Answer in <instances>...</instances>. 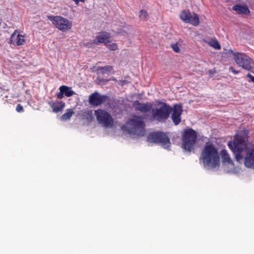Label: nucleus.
I'll list each match as a JSON object with an SVG mask.
<instances>
[{"label": "nucleus", "mask_w": 254, "mask_h": 254, "mask_svg": "<svg viewBox=\"0 0 254 254\" xmlns=\"http://www.w3.org/2000/svg\"><path fill=\"white\" fill-rule=\"evenodd\" d=\"M205 167L214 169L220 166V156L217 149L212 143L207 142L201 153Z\"/></svg>", "instance_id": "f03ea898"}, {"label": "nucleus", "mask_w": 254, "mask_h": 254, "mask_svg": "<svg viewBox=\"0 0 254 254\" xmlns=\"http://www.w3.org/2000/svg\"><path fill=\"white\" fill-rule=\"evenodd\" d=\"M60 92L57 93V97L58 99H61L64 97V92H62V89L61 87L59 88Z\"/></svg>", "instance_id": "a878e982"}, {"label": "nucleus", "mask_w": 254, "mask_h": 254, "mask_svg": "<svg viewBox=\"0 0 254 254\" xmlns=\"http://www.w3.org/2000/svg\"><path fill=\"white\" fill-rule=\"evenodd\" d=\"M96 40L93 41V43L98 45L99 43H109L110 38V34L105 31L99 32L96 36Z\"/></svg>", "instance_id": "2eb2a0df"}, {"label": "nucleus", "mask_w": 254, "mask_h": 254, "mask_svg": "<svg viewBox=\"0 0 254 254\" xmlns=\"http://www.w3.org/2000/svg\"><path fill=\"white\" fill-rule=\"evenodd\" d=\"M108 99L105 95H101L98 92H94L89 96V103L93 106H98L104 103Z\"/></svg>", "instance_id": "9b49d317"}, {"label": "nucleus", "mask_w": 254, "mask_h": 254, "mask_svg": "<svg viewBox=\"0 0 254 254\" xmlns=\"http://www.w3.org/2000/svg\"><path fill=\"white\" fill-rule=\"evenodd\" d=\"M220 154L222 159L223 163L233 165V161L230 158V156L226 150L222 149L221 151Z\"/></svg>", "instance_id": "6ab92c4d"}, {"label": "nucleus", "mask_w": 254, "mask_h": 254, "mask_svg": "<svg viewBox=\"0 0 254 254\" xmlns=\"http://www.w3.org/2000/svg\"><path fill=\"white\" fill-rule=\"evenodd\" d=\"M179 44H180L179 43V41H178V42H176V43H172L171 45V47L172 48V49L173 50V51L177 53H179L180 52V49L179 47Z\"/></svg>", "instance_id": "b1692460"}, {"label": "nucleus", "mask_w": 254, "mask_h": 254, "mask_svg": "<svg viewBox=\"0 0 254 254\" xmlns=\"http://www.w3.org/2000/svg\"><path fill=\"white\" fill-rule=\"evenodd\" d=\"M229 71L233 72L234 74H238L239 71L236 70L233 66H230L229 67Z\"/></svg>", "instance_id": "cd10ccee"}, {"label": "nucleus", "mask_w": 254, "mask_h": 254, "mask_svg": "<svg viewBox=\"0 0 254 254\" xmlns=\"http://www.w3.org/2000/svg\"><path fill=\"white\" fill-rule=\"evenodd\" d=\"M138 16L141 19L146 20L148 18V14L146 10L142 9L140 11Z\"/></svg>", "instance_id": "5701e85b"}, {"label": "nucleus", "mask_w": 254, "mask_h": 254, "mask_svg": "<svg viewBox=\"0 0 254 254\" xmlns=\"http://www.w3.org/2000/svg\"><path fill=\"white\" fill-rule=\"evenodd\" d=\"M247 76L250 78V80H249V82L252 81L254 83V76H252L250 73L247 74Z\"/></svg>", "instance_id": "c85d7f7f"}, {"label": "nucleus", "mask_w": 254, "mask_h": 254, "mask_svg": "<svg viewBox=\"0 0 254 254\" xmlns=\"http://www.w3.org/2000/svg\"><path fill=\"white\" fill-rule=\"evenodd\" d=\"M180 18L187 23H190L193 26H197L199 23V18L196 13L191 14L189 10H184L180 14Z\"/></svg>", "instance_id": "9d476101"}, {"label": "nucleus", "mask_w": 254, "mask_h": 254, "mask_svg": "<svg viewBox=\"0 0 254 254\" xmlns=\"http://www.w3.org/2000/svg\"><path fill=\"white\" fill-rule=\"evenodd\" d=\"M60 87L62 89V92H64L65 96L70 97L75 94L74 91L71 90V87L65 85H62Z\"/></svg>", "instance_id": "aec40b11"}, {"label": "nucleus", "mask_w": 254, "mask_h": 254, "mask_svg": "<svg viewBox=\"0 0 254 254\" xmlns=\"http://www.w3.org/2000/svg\"><path fill=\"white\" fill-rule=\"evenodd\" d=\"M230 52H231V53H233V51H232V50H230Z\"/></svg>", "instance_id": "7c9ffc66"}, {"label": "nucleus", "mask_w": 254, "mask_h": 254, "mask_svg": "<svg viewBox=\"0 0 254 254\" xmlns=\"http://www.w3.org/2000/svg\"><path fill=\"white\" fill-rule=\"evenodd\" d=\"M232 9L240 14L247 15L250 13L249 9L246 5L236 4L233 6Z\"/></svg>", "instance_id": "f3484780"}, {"label": "nucleus", "mask_w": 254, "mask_h": 254, "mask_svg": "<svg viewBox=\"0 0 254 254\" xmlns=\"http://www.w3.org/2000/svg\"><path fill=\"white\" fill-rule=\"evenodd\" d=\"M76 5H78L79 1L84 2L85 0H72Z\"/></svg>", "instance_id": "c756f323"}, {"label": "nucleus", "mask_w": 254, "mask_h": 254, "mask_svg": "<svg viewBox=\"0 0 254 254\" xmlns=\"http://www.w3.org/2000/svg\"><path fill=\"white\" fill-rule=\"evenodd\" d=\"M208 44L216 50H220L221 46L216 39H212L208 42Z\"/></svg>", "instance_id": "4be33fe9"}, {"label": "nucleus", "mask_w": 254, "mask_h": 254, "mask_svg": "<svg viewBox=\"0 0 254 254\" xmlns=\"http://www.w3.org/2000/svg\"><path fill=\"white\" fill-rule=\"evenodd\" d=\"M148 116L145 115L141 117L133 115L130 119L126 122V130L128 133L137 137H142L145 132L146 125L143 121L147 119Z\"/></svg>", "instance_id": "7ed1b4c3"}, {"label": "nucleus", "mask_w": 254, "mask_h": 254, "mask_svg": "<svg viewBox=\"0 0 254 254\" xmlns=\"http://www.w3.org/2000/svg\"><path fill=\"white\" fill-rule=\"evenodd\" d=\"M94 114L98 123L103 126L108 127L113 126L114 120L106 111L99 109L95 111Z\"/></svg>", "instance_id": "1a4fd4ad"}, {"label": "nucleus", "mask_w": 254, "mask_h": 254, "mask_svg": "<svg viewBox=\"0 0 254 254\" xmlns=\"http://www.w3.org/2000/svg\"><path fill=\"white\" fill-rule=\"evenodd\" d=\"M147 140L149 142L161 144L162 146L166 149L170 150L171 143L167 134L162 131L152 132L149 134Z\"/></svg>", "instance_id": "423d86ee"}, {"label": "nucleus", "mask_w": 254, "mask_h": 254, "mask_svg": "<svg viewBox=\"0 0 254 254\" xmlns=\"http://www.w3.org/2000/svg\"><path fill=\"white\" fill-rule=\"evenodd\" d=\"M197 138L196 131L192 128L184 130L182 135V147L187 151L190 152L194 149Z\"/></svg>", "instance_id": "39448f33"}, {"label": "nucleus", "mask_w": 254, "mask_h": 254, "mask_svg": "<svg viewBox=\"0 0 254 254\" xmlns=\"http://www.w3.org/2000/svg\"><path fill=\"white\" fill-rule=\"evenodd\" d=\"M244 159V164L246 167L254 169V146L247 148Z\"/></svg>", "instance_id": "f8f14e48"}, {"label": "nucleus", "mask_w": 254, "mask_h": 254, "mask_svg": "<svg viewBox=\"0 0 254 254\" xmlns=\"http://www.w3.org/2000/svg\"><path fill=\"white\" fill-rule=\"evenodd\" d=\"M158 107L152 108V104L150 102L142 103L135 101L133 106L136 111L146 113L151 111V115L148 119L150 121H157L160 123L165 122L170 117L173 111V108L166 102L160 100L156 101Z\"/></svg>", "instance_id": "f257e3e1"}, {"label": "nucleus", "mask_w": 254, "mask_h": 254, "mask_svg": "<svg viewBox=\"0 0 254 254\" xmlns=\"http://www.w3.org/2000/svg\"><path fill=\"white\" fill-rule=\"evenodd\" d=\"M47 18L56 28L63 32L70 30L72 26V21L61 16L48 15Z\"/></svg>", "instance_id": "6e6552de"}, {"label": "nucleus", "mask_w": 254, "mask_h": 254, "mask_svg": "<svg viewBox=\"0 0 254 254\" xmlns=\"http://www.w3.org/2000/svg\"><path fill=\"white\" fill-rule=\"evenodd\" d=\"M234 59L239 66L254 73V61L245 53H235Z\"/></svg>", "instance_id": "0eeeda50"}, {"label": "nucleus", "mask_w": 254, "mask_h": 254, "mask_svg": "<svg viewBox=\"0 0 254 254\" xmlns=\"http://www.w3.org/2000/svg\"><path fill=\"white\" fill-rule=\"evenodd\" d=\"M54 113H59L65 107V103L62 101H51L48 103Z\"/></svg>", "instance_id": "dca6fc26"}, {"label": "nucleus", "mask_w": 254, "mask_h": 254, "mask_svg": "<svg viewBox=\"0 0 254 254\" xmlns=\"http://www.w3.org/2000/svg\"><path fill=\"white\" fill-rule=\"evenodd\" d=\"M17 30L11 35L9 43L15 46H20L24 44L25 40L24 36L21 34L16 35Z\"/></svg>", "instance_id": "4468645a"}, {"label": "nucleus", "mask_w": 254, "mask_h": 254, "mask_svg": "<svg viewBox=\"0 0 254 254\" xmlns=\"http://www.w3.org/2000/svg\"><path fill=\"white\" fill-rule=\"evenodd\" d=\"M172 119L175 125L179 124L181 122V114L183 112L182 106L180 105L175 104L173 108Z\"/></svg>", "instance_id": "ddd939ff"}, {"label": "nucleus", "mask_w": 254, "mask_h": 254, "mask_svg": "<svg viewBox=\"0 0 254 254\" xmlns=\"http://www.w3.org/2000/svg\"><path fill=\"white\" fill-rule=\"evenodd\" d=\"M73 114L74 112L72 109H68L66 110V112L61 116V119L63 121L69 120Z\"/></svg>", "instance_id": "412c9836"}, {"label": "nucleus", "mask_w": 254, "mask_h": 254, "mask_svg": "<svg viewBox=\"0 0 254 254\" xmlns=\"http://www.w3.org/2000/svg\"><path fill=\"white\" fill-rule=\"evenodd\" d=\"M228 146L233 152L236 161L241 163L243 159L242 152L246 146V138L245 137L236 134L234 136L233 141H229Z\"/></svg>", "instance_id": "20e7f679"}, {"label": "nucleus", "mask_w": 254, "mask_h": 254, "mask_svg": "<svg viewBox=\"0 0 254 254\" xmlns=\"http://www.w3.org/2000/svg\"><path fill=\"white\" fill-rule=\"evenodd\" d=\"M16 111L19 113L23 112L24 110L21 104H18L16 107Z\"/></svg>", "instance_id": "bb28decb"}, {"label": "nucleus", "mask_w": 254, "mask_h": 254, "mask_svg": "<svg viewBox=\"0 0 254 254\" xmlns=\"http://www.w3.org/2000/svg\"><path fill=\"white\" fill-rule=\"evenodd\" d=\"M109 43H107L105 45L108 47L109 49L112 51H115L118 49L117 45L114 43L112 44H108Z\"/></svg>", "instance_id": "393cba45"}, {"label": "nucleus", "mask_w": 254, "mask_h": 254, "mask_svg": "<svg viewBox=\"0 0 254 254\" xmlns=\"http://www.w3.org/2000/svg\"><path fill=\"white\" fill-rule=\"evenodd\" d=\"M113 70V67L110 65L105 66H98L96 70L97 73H100L102 75L105 74H109Z\"/></svg>", "instance_id": "a211bd4d"}]
</instances>
